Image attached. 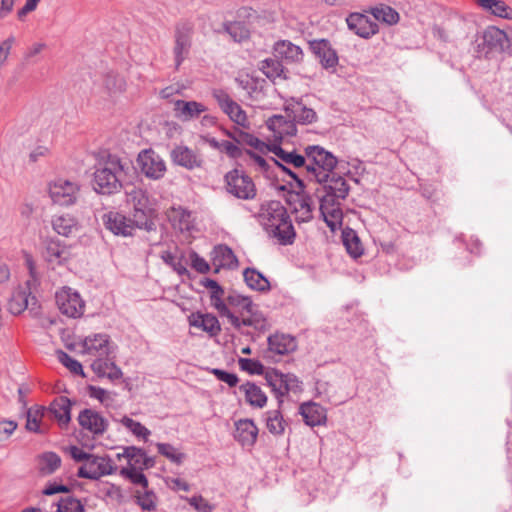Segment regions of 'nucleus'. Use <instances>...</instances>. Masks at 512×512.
<instances>
[{"label":"nucleus","mask_w":512,"mask_h":512,"mask_svg":"<svg viewBox=\"0 0 512 512\" xmlns=\"http://www.w3.org/2000/svg\"><path fill=\"white\" fill-rule=\"evenodd\" d=\"M508 42L507 35L504 31L490 26L482 36V41L478 44L480 52L485 55L493 52H502Z\"/></svg>","instance_id":"17"},{"label":"nucleus","mask_w":512,"mask_h":512,"mask_svg":"<svg viewBox=\"0 0 512 512\" xmlns=\"http://www.w3.org/2000/svg\"><path fill=\"white\" fill-rule=\"evenodd\" d=\"M267 128L280 138L296 134V127L293 121L287 120L282 115H273L266 121Z\"/></svg>","instance_id":"38"},{"label":"nucleus","mask_w":512,"mask_h":512,"mask_svg":"<svg viewBox=\"0 0 512 512\" xmlns=\"http://www.w3.org/2000/svg\"><path fill=\"white\" fill-rule=\"evenodd\" d=\"M57 512H85V507L80 500L68 495L57 503Z\"/></svg>","instance_id":"51"},{"label":"nucleus","mask_w":512,"mask_h":512,"mask_svg":"<svg viewBox=\"0 0 512 512\" xmlns=\"http://www.w3.org/2000/svg\"><path fill=\"white\" fill-rule=\"evenodd\" d=\"M70 410V400L67 397L60 396L50 404L49 409L46 410V414L47 416L55 418L58 424L64 427L67 426L71 420Z\"/></svg>","instance_id":"33"},{"label":"nucleus","mask_w":512,"mask_h":512,"mask_svg":"<svg viewBox=\"0 0 512 512\" xmlns=\"http://www.w3.org/2000/svg\"><path fill=\"white\" fill-rule=\"evenodd\" d=\"M213 98L217 101L221 110L237 125L248 128L249 121L246 112L235 102L227 92L222 89H215L212 92Z\"/></svg>","instance_id":"13"},{"label":"nucleus","mask_w":512,"mask_h":512,"mask_svg":"<svg viewBox=\"0 0 512 512\" xmlns=\"http://www.w3.org/2000/svg\"><path fill=\"white\" fill-rule=\"evenodd\" d=\"M290 205L298 223L309 222L313 219L314 202L309 195L296 194L290 201Z\"/></svg>","instance_id":"22"},{"label":"nucleus","mask_w":512,"mask_h":512,"mask_svg":"<svg viewBox=\"0 0 512 512\" xmlns=\"http://www.w3.org/2000/svg\"><path fill=\"white\" fill-rule=\"evenodd\" d=\"M170 157L175 165L188 170L200 168L203 164L202 158L195 151L184 145L175 146L170 152Z\"/></svg>","instance_id":"20"},{"label":"nucleus","mask_w":512,"mask_h":512,"mask_svg":"<svg viewBox=\"0 0 512 512\" xmlns=\"http://www.w3.org/2000/svg\"><path fill=\"white\" fill-rule=\"evenodd\" d=\"M55 298L57 306L63 315L70 318H79L83 315L85 302L77 291L69 287H63L56 293Z\"/></svg>","instance_id":"9"},{"label":"nucleus","mask_w":512,"mask_h":512,"mask_svg":"<svg viewBox=\"0 0 512 512\" xmlns=\"http://www.w3.org/2000/svg\"><path fill=\"white\" fill-rule=\"evenodd\" d=\"M46 409L41 406H33L27 411L26 429L35 433H44L45 429L41 426V420L45 417Z\"/></svg>","instance_id":"46"},{"label":"nucleus","mask_w":512,"mask_h":512,"mask_svg":"<svg viewBox=\"0 0 512 512\" xmlns=\"http://www.w3.org/2000/svg\"><path fill=\"white\" fill-rule=\"evenodd\" d=\"M167 217L172 226L181 232L191 231L194 227L192 213L181 206L171 207L167 211Z\"/></svg>","instance_id":"30"},{"label":"nucleus","mask_w":512,"mask_h":512,"mask_svg":"<svg viewBox=\"0 0 512 512\" xmlns=\"http://www.w3.org/2000/svg\"><path fill=\"white\" fill-rule=\"evenodd\" d=\"M126 203L132 207L131 215L138 229L152 231L155 229L153 221L154 208L147 191L134 187L126 192Z\"/></svg>","instance_id":"5"},{"label":"nucleus","mask_w":512,"mask_h":512,"mask_svg":"<svg viewBox=\"0 0 512 512\" xmlns=\"http://www.w3.org/2000/svg\"><path fill=\"white\" fill-rule=\"evenodd\" d=\"M258 436V428L250 419H240L235 422L234 438L243 447H252Z\"/></svg>","instance_id":"25"},{"label":"nucleus","mask_w":512,"mask_h":512,"mask_svg":"<svg viewBox=\"0 0 512 512\" xmlns=\"http://www.w3.org/2000/svg\"><path fill=\"white\" fill-rule=\"evenodd\" d=\"M120 422L137 437L146 439L150 435V431L144 425L130 417L124 416Z\"/></svg>","instance_id":"58"},{"label":"nucleus","mask_w":512,"mask_h":512,"mask_svg":"<svg viewBox=\"0 0 512 512\" xmlns=\"http://www.w3.org/2000/svg\"><path fill=\"white\" fill-rule=\"evenodd\" d=\"M61 466V458L54 452H45L39 456L38 469L41 475L53 474Z\"/></svg>","instance_id":"44"},{"label":"nucleus","mask_w":512,"mask_h":512,"mask_svg":"<svg viewBox=\"0 0 512 512\" xmlns=\"http://www.w3.org/2000/svg\"><path fill=\"white\" fill-rule=\"evenodd\" d=\"M228 321L237 330L241 329L242 326L253 327L257 330L267 329V321L263 314L258 312L256 305L244 317L240 318L233 313Z\"/></svg>","instance_id":"26"},{"label":"nucleus","mask_w":512,"mask_h":512,"mask_svg":"<svg viewBox=\"0 0 512 512\" xmlns=\"http://www.w3.org/2000/svg\"><path fill=\"white\" fill-rule=\"evenodd\" d=\"M51 223L53 230L64 237H71L80 230L78 219L71 214L56 215Z\"/></svg>","instance_id":"32"},{"label":"nucleus","mask_w":512,"mask_h":512,"mask_svg":"<svg viewBox=\"0 0 512 512\" xmlns=\"http://www.w3.org/2000/svg\"><path fill=\"white\" fill-rule=\"evenodd\" d=\"M224 187L229 195L240 200H253L257 195L253 179L238 168L225 174Z\"/></svg>","instance_id":"7"},{"label":"nucleus","mask_w":512,"mask_h":512,"mask_svg":"<svg viewBox=\"0 0 512 512\" xmlns=\"http://www.w3.org/2000/svg\"><path fill=\"white\" fill-rule=\"evenodd\" d=\"M227 307L238 317H244L255 305L251 298L232 292L226 297Z\"/></svg>","instance_id":"39"},{"label":"nucleus","mask_w":512,"mask_h":512,"mask_svg":"<svg viewBox=\"0 0 512 512\" xmlns=\"http://www.w3.org/2000/svg\"><path fill=\"white\" fill-rule=\"evenodd\" d=\"M343 242L352 257L357 258L363 254L360 240L353 232L344 233Z\"/></svg>","instance_id":"55"},{"label":"nucleus","mask_w":512,"mask_h":512,"mask_svg":"<svg viewBox=\"0 0 512 512\" xmlns=\"http://www.w3.org/2000/svg\"><path fill=\"white\" fill-rule=\"evenodd\" d=\"M258 218L270 238L277 240L280 245L293 244L296 232L287 209L280 201L263 203Z\"/></svg>","instance_id":"1"},{"label":"nucleus","mask_w":512,"mask_h":512,"mask_svg":"<svg viewBox=\"0 0 512 512\" xmlns=\"http://www.w3.org/2000/svg\"><path fill=\"white\" fill-rule=\"evenodd\" d=\"M59 362L65 366L71 373L85 377L83 367L79 361L72 358L69 354L64 351L58 352Z\"/></svg>","instance_id":"54"},{"label":"nucleus","mask_w":512,"mask_h":512,"mask_svg":"<svg viewBox=\"0 0 512 512\" xmlns=\"http://www.w3.org/2000/svg\"><path fill=\"white\" fill-rule=\"evenodd\" d=\"M188 503L198 512H212L213 506L202 496H193L188 499Z\"/></svg>","instance_id":"64"},{"label":"nucleus","mask_w":512,"mask_h":512,"mask_svg":"<svg viewBox=\"0 0 512 512\" xmlns=\"http://www.w3.org/2000/svg\"><path fill=\"white\" fill-rule=\"evenodd\" d=\"M193 33V25L189 22H180L175 27V45L173 48V54L177 68L183 63L190 53Z\"/></svg>","instance_id":"11"},{"label":"nucleus","mask_w":512,"mask_h":512,"mask_svg":"<svg viewBox=\"0 0 512 512\" xmlns=\"http://www.w3.org/2000/svg\"><path fill=\"white\" fill-rule=\"evenodd\" d=\"M120 475L129 479L133 484L140 485L143 489L148 488V480L140 469L121 468Z\"/></svg>","instance_id":"56"},{"label":"nucleus","mask_w":512,"mask_h":512,"mask_svg":"<svg viewBox=\"0 0 512 512\" xmlns=\"http://www.w3.org/2000/svg\"><path fill=\"white\" fill-rule=\"evenodd\" d=\"M262 71L269 78L281 77L283 65L276 59H266L262 62Z\"/></svg>","instance_id":"60"},{"label":"nucleus","mask_w":512,"mask_h":512,"mask_svg":"<svg viewBox=\"0 0 512 512\" xmlns=\"http://www.w3.org/2000/svg\"><path fill=\"white\" fill-rule=\"evenodd\" d=\"M268 348L274 354L285 355L296 349V342L290 335L275 333L268 337Z\"/></svg>","instance_id":"37"},{"label":"nucleus","mask_w":512,"mask_h":512,"mask_svg":"<svg viewBox=\"0 0 512 512\" xmlns=\"http://www.w3.org/2000/svg\"><path fill=\"white\" fill-rule=\"evenodd\" d=\"M80 427L93 435V437L102 436L108 428V420L99 412L93 409H84L78 415Z\"/></svg>","instance_id":"15"},{"label":"nucleus","mask_w":512,"mask_h":512,"mask_svg":"<svg viewBox=\"0 0 512 512\" xmlns=\"http://www.w3.org/2000/svg\"><path fill=\"white\" fill-rule=\"evenodd\" d=\"M83 353L97 358L108 357L111 353L109 336L104 333L89 335L82 343Z\"/></svg>","instance_id":"19"},{"label":"nucleus","mask_w":512,"mask_h":512,"mask_svg":"<svg viewBox=\"0 0 512 512\" xmlns=\"http://www.w3.org/2000/svg\"><path fill=\"white\" fill-rule=\"evenodd\" d=\"M274 55L289 63L300 62L303 59L302 49L288 40L275 43Z\"/></svg>","instance_id":"35"},{"label":"nucleus","mask_w":512,"mask_h":512,"mask_svg":"<svg viewBox=\"0 0 512 512\" xmlns=\"http://www.w3.org/2000/svg\"><path fill=\"white\" fill-rule=\"evenodd\" d=\"M189 324L215 337L221 332V325L218 318L211 313H192L189 317Z\"/></svg>","instance_id":"27"},{"label":"nucleus","mask_w":512,"mask_h":512,"mask_svg":"<svg viewBox=\"0 0 512 512\" xmlns=\"http://www.w3.org/2000/svg\"><path fill=\"white\" fill-rule=\"evenodd\" d=\"M306 169L304 178L309 182L322 183L333 172L337 158L319 145H308L304 148Z\"/></svg>","instance_id":"4"},{"label":"nucleus","mask_w":512,"mask_h":512,"mask_svg":"<svg viewBox=\"0 0 512 512\" xmlns=\"http://www.w3.org/2000/svg\"><path fill=\"white\" fill-rule=\"evenodd\" d=\"M128 163L114 154L103 155L95 165L93 174L94 189L99 194L111 195L122 188L127 176Z\"/></svg>","instance_id":"3"},{"label":"nucleus","mask_w":512,"mask_h":512,"mask_svg":"<svg viewBox=\"0 0 512 512\" xmlns=\"http://www.w3.org/2000/svg\"><path fill=\"white\" fill-rule=\"evenodd\" d=\"M312 53L319 60L321 66L333 73L339 63L336 50L332 48L330 42L326 39L313 40L309 43Z\"/></svg>","instance_id":"14"},{"label":"nucleus","mask_w":512,"mask_h":512,"mask_svg":"<svg viewBox=\"0 0 512 512\" xmlns=\"http://www.w3.org/2000/svg\"><path fill=\"white\" fill-rule=\"evenodd\" d=\"M29 296L30 293L26 289H17L13 291L8 301L9 312L13 315H18L23 312L28 306Z\"/></svg>","instance_id":"45"},{"label":"nucleus","mask_w":512,"mask_h":512,"mask_svg":"<svg viewBox=\"0 0 512 512\" xmlns=\"http://www.w3.org/2000/svg\"><path fill=\"white\" fill-rule=\"evenodd\" d=\"M224 297V290L221 286L210 293L211 305L218 311L221 317H226L228 320L233 312L227 307L226 299Z\"/></svg>","instance_id":"49"},{"label":"nucleus","mask_w":512,"mask_h":512,"mask_svg":"<svg viewBox=\"0 0 512 512\" xmlns=\"http://www.w3.org/2000/svg\"><path fill=\"white\" fill-rule=\"evenodd\" d=\"M225 31L232 37L236 42H241L248 38L249 32L245 26L240 22H230L225 24Z\"/></svg>","instance_id":"59"},{"label":"nucleus","mask_w":512,"mask_h":512,"mask_svg":"<svg viewBox=\"0 0 512 512\" xmlns=\"http://www.w3.org/2000/svg\"><path fill=\"white\" fill-rule=\"evenodd\" d=\"M224 133L234 142H236L238 146L245 144L256 149L259 152H263L267 148V145L263 141H261L253 134L245 132L243 130L237 129L233 132L224 130Z\"/></svg>","instance_id":"41"},{"label":"nucleus","mask_w":512,"mask_h":512,"mask_svg":"<svg viewBox=\"0 0 512 512\" xmlns=\"http://www.w3.org/2000/svg\"><path fill=\"white\" fill-rule=\"evenodd\" d=\"M137 164L141 172L152 180L163 178L167 170L163 158L152 149L141 151L137 157Z\"/></svg>","instance_id":"12"},{"label":"nucleus","mask_w":512,"mask_h":512,"mask_svg":"<svg viewBox=\"0 0 512 512\" xmlns=\"http://www.w3.org/2000/svg\"><path fill=\"white\" fill-rule=\"evenodd\" d=\"M48 194L54 204L72 206L80 197V185L76 181L58 178L48 184Z\"/></svg>","instance_id":"8"},{"label":"nucleus","mask_w":512,"mask_h":512,"mask_svg":"<svg viewBox=\"0 0 512 512\" xmlns=\"http://www.w3.org/2000/svg\"><path fill=\"white\" fill-rule=\"evenodd\" d=\"M243 277L248 287L253 290L261 292L270 290V283L268 279L254 268H246L243 271Z\"/></svg>","instance_id":"43"},{"label":"nucleus","mask_w":512,"mask_h":512,"mask_svg":"<svg viewBox=\"0 0 512 512\" xmlns=\"http://www.w3.org/2000/svg\"><path fill=\"white\" fill-rule=\"evenodd\" d=\"M137 504L146 511L156 510V495L153 491L143 489L136 492Z\"/></svg>","instance_id":"52"},{"label":"nucleus","mask_w":512,"mask_h":512,"mask_svg":"<svg viewBox=\"0 0 512 512\" xmlns=\"http://www.w3.org/2000/svg\"><path fill=\"white\" fill-rule=\"evenodd\" d=\"M43 256L49 265L55 268L65 264L72 257L71 248L59 240L50 239L46 242Z\"/></svg>","instance_id":"18"},{"label":"nucleus","mask_w":512,"mask_h":512,"mask_svg":"<svg viewBox=\"0 0 512 512\" xmlns=\"http://www.w3.org/2000/svg\"><path fill=\"white\" fill-rule=\"evenodd\" d=\"M18 424L12 420L0 421V443L7 441L17 429Z\"/></svg>","instance_id":"63"},{"label":"nucleus","mask_w":512,"mask_h":512,"mask_svg":"<svg viewBox=\"0 0 512 512\" xmlns=\"http://www.w3.org/2000/svg\"><path fill=\"white\" fill-rule=\"evenodd\" d=\"M245 154L247 156L246 162L247 165L254 168L258 172L266 173L270 169L271 164L279 166L283 171L288 173L292 178L298 179V176L295 172L291 171L289 168L270 157L269 160L264 158L263 156L253 152L251 150H245Z\"/></svg>","instance_id":"29"},{"label":"nucleus","mask_w":512,"mask_h":512,"mask_svg":"<svg viewBox=\"0 0 512 512\" xmlns=\"http://www.w3.org/2000/svg\"><path fill=\"white\" fill-rule=\"evenodd\" d=\"M93 372L98 377H106L111 381L118 380L122 377L121 369L107 357H100L94 360L91 364Z\"/></svg>","instance_id":"36"},{"label":"nucleus","mask_w":512,"mask_h":512,"mask_svg":"<svg viewBox=\"0 0 512 512\" xmlns=\"http://www.w3.org/2000/svg\"><path fill=\"white\" fill-rule=\"evenodd\" d=\"M239 366L242 370L252 374H262L264 366L261 362L249 358H240Z\"/></svg>","instance_id":"61"},{"label":"nucleus","mask_w":512,"mask_h":512,"mask_svg":"<svg viewBox=\"0 0 512 512\" xmlns=\"http://www.w3.org/2000/svg\"><path fill=\"white\" fill-rule=\"evenodd\" d=\"M266 427L268 431L276 436L282 435L285 431L286 423L283 419L280 408L266 412Z\"/></svg>","instance_id":"47"},{"label":"nucleus","mask_w":512,"mask_h":512,"mask_svg":"<svg viewBox=\"0 0 512 512\" xmlns=\"http://www.w3.org/2000/svg\"><path fill=\"white\" fill-rule=\"evenodd\" d=\"M117 468L113 465L112 460L108 456L91 457L78 469V477L98 480L102 476L113 474Z\"/></svg>","instance_id":"10"},{"label":"nucleus","mask_w":512,"mask_h":512,"mask_svg":"<svg viewBox=\"0 0 512 512\" xmlns=\"http://www.w3.org/2000/svg\"><path fill=\"white\" fill-rule=\"evenodd\" d=\"M489 10L498 17L506 19L512 18V9L504 1L495 0L492 2V6Z\"/></svg>","instance_id":"62"},{"label":"nucleus","mask_w":512,"mask_h":512,"mask_svg":"<svg viewBox=\"0 0 512 512\" xmlns=\"http://www.w3.org/2000/svg\"><path fill=\"white\" fill-rule=\"evenodd\" d=\"M323 194L320 197V212L323 220L331 230H335L342 221L340 201L349 193L350 187L346 180L335 173H331L327 181H322Z\"/></svg>","instance_id":"2"},{"label":"nucleus","mask_w":512,"mask_h":512,"mask_svg":"<svg viewBox=\"0 0 512 512\" xmlns=\"http://www.w3.org/2000/svg\"><path fill=\"white\" fill-rule=\"evenodd\" d=\"M285 111L294 121L300 124H311L316 121V112L307 108L301 101L292 98L285 104Z\"/></svg>","instance_id":"28"},{"label":"nucleus","mask_w":512,"mask_h":512,"mask_svg":"<svg viewBox=\"0 0 512 512\" xmlns=\"http://www.w3.org/2000/svg\"><path fill=\"white\" fill-rule=\"evenodd\" d=\"M265 380L278 401V408H281L285 397H288L290 393L298 394L302 391V382L291 373L285 374L271 369L266 372Z\"/></svg>","instance_id":"6"},{"label":"nucleus","mask_w":512,"mask_h":512,"mask_svg":"<svg viewBox=\"0 0 512 512\" xmlns=\"http://www.w3.org/2000/svg\"><path fill=\"white\" fill-rule=\"evenodd\" d=\"M105 227L115 235L132 236L138 225L134 222V217H126L118 212H108L103 216Z\"/></svg>","instance_id":"16"},{"label":"nucleus","mask_w":512,"mask_h":512,"mask_svg":"<svg viewBox=\"0 0 512 512\" xmlns=\"http://www.w3.org/2000/svg\"><path fill=\"white\" fill-rule=\"evenodd\" d=\"M240 390L244 393L245 400L249 405L255 408H263L266 405L267 396L255 383L246 382L240 386Z\"/></svg>","instance_id":"40"},{"label":"nucleus","mask_w":512,"mask_h":512,"mask_svg":"<svg viewBox=\"0 0 512 512\" xmlns=\"http://www.w3.org/2000/svg\"><path fill=\"white\" fill-rule=\"evenodd\" d=\"M211 260L217 270L220 268H235L238 264L233 250L227 245L215 246L211 253Z\"/></svg>","instance_id":"34"},{"label":"nucleus","mask_w":512,"mask_h":512,"mask_svg":"<svg viewBox=\"0 0 512 512\" xmlns=\"http://www.w3.org/2000/svg\"><path fill=\"white\" fill-rule=\"evenodd\" d=\"M121 455L127 460V467L131 469L143 470L144 450L135 446H128L123 448Z\"/></svg>","instance_id":"48"},{"label":"nucleus","mask_w":512,"mask_h":512,"mask_svg":"<svg viewBox=\"0 0 512 512\" xmlns=\"http://www.w3.org/2000/svg\"><path fill=\"white\" fill-rule=\"evenodd\" d=\"M374 19L393 25L399 21V14L390 6H381L373 9Z\"/></svg>","instance_id":"50"},{"label":"nucleus","mask_w":512,"mask_h":512,"mask_svg":"<svg viewBox=\"0 0 512 512\" xmlns=\"http://www.w3.org/2000/svg\"><path fill=\"white\" fill-rule=\"evenodd\" d=\"M346 22L348 28L362 38H369L378 32V24L364 14L351 13Z\"/></svg>","instance_id":"21"},{"label":"nucleus","mask_w":512,"mask_h":512,"mask_svg":"<svg viewBox=\"0 0 512 512\" xmlns=\"http://www.w3.org/2000/svg\"><path fill=\"white\" fill-rule=\"evenodd\" d=\"M88 395L91 398L97 399L101 404L105 406H110L114 401V393L109 392L101 387L97 386H88Z\"/></svg>","instance_id":"57"},{"label":"nucleus","mask_w":512,"mask_h":512,"mask_svg":"<svg viewBox=\"0 0 512 512\" xmlns=\"http://www.w3.org/2000/svg\"><path fill=\"white\" fill-rule=\"evenodd\" d=\"M304 422L311 426L322 425L326 422V409L315 402L302 403L299 408Z\"/></svg>","instance_id":"31"},{"label":"nucleus","mask_w":512,"mask_h":512,"mask_svg":"<svg viewBox=\"0 0 512 512\" xmlns=\"http://www.w3.org/2000/svg\"><path fill=\"white\" fill-rule=\"evenodd\" d=\"M204 140L211 148L225 153L230 158L237 159L243 155V150L234 141H218L216 138L209 136L205 137Z\"/></svg>","instance_id":"42"},{"label":"nucleus","mask_w":512,"mask_h":512,"mask_svg":"<svg viewBox=\"0 0 512 512\" xmlns=\"http://www.w3.org/2000/svg\"><path fill=\"white\" fill-rule=\"evenodd\" d=\"M273 152L277 156V158L281 160L283 163L291 165L294 168L300 169L298 174L295 173L298 176V179L295 180L298 182L300 186L304 187V183L301 177L304 178V172L306 169V154H299L295 150L286 151L281 147H275Z\"/></svg>","instance_id":"24"},{"label":"nucleus","mask_w":512,"mask_h":512,"mask_svg":"<svg viewBox=\"0 0 512 512\" xmlns=\"http://www.w3.org/2000/svg\"><path fill=\"white\" fill-rule=\"evenodd\" d=\"M173 110L177 119L187 122L198 118L201 113L207 111V107L197 101L176 100Z\"/></svg>","instance_id":"23"},{"label":"nucleus","mask_w":512,"mask_h":512,"mask_svg":"<svg viewBox=\"0 0 512 512\" xmlns=\"http://www.w3.org/2000/svg\"><path fill=\"white\" fill-rule=\"evenodd\" d=\"M158 452L169 459L171 462L181 464L185 458V454L179 452L174 446L168 443H157Z\"/></svg>","instance_id":"53"}]
</instances>
